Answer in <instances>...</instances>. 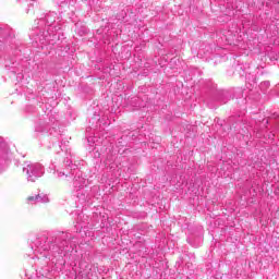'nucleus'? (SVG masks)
<instances>
[{
    "label": "nucleus",
    "mask_w": 279,
    "mask_h": 279,
    "mask_svg": "<svg viewBox=\"0 0 279 279\" xmlns=\"http://www.w3.org/2000/svg\"><path fill=\"white\" fill-rule=\"evenodd\" d=\"M35 199H38V195L37 196H28L27 197V202H35Z\"/></svg>",
    "instance_id": "obj_1"
}]
</instances>
